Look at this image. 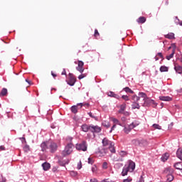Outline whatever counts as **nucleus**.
<instances>
[{"label":"nucleus","mask_w":182,"mask_h":182,"mask_svg":"<svg viewBox=\"0 0 182 182\" xmlns=\"http://www.w3.org/2000/svg\"><path fill=\"white\" fill-rule=\"evenodd\" d=\"M132 109H140V105L139 104V100H140V97H138L137 95H133L132 97Z\"/></svg>","instance_id":"f257e3e1"},{"label":"nucleus","mask_w":182,"mask_h":182,"mask_svg":"<svg viewBox=\"0 0 182 182\" xmlns=\"http://www.w3.org/2000/svg\"><path fill=\"white\" fill-rule=\"evenodd\" d=\"M73 147L74 145L73 143H68L62 152L63 156H69L73 151Z\"/></svg>","instance_id":"f03ea898"},{"label":"nucleus","mask_w":182,"mask_h":182,"mask_svg":"<svg viewBox=\"0 0 182 182\" xmlns=\"http://www.w3.org/2000/svg\"><path fill=\"white\" fill-rule=\"evenodd\" d=\"M76 149L77 150H79L81 151H86L87 150V144H86V141H83L80 144H77Z\"/></svg>","instance_id":"7ed1b4c3"},{"label":"nucleus","mask_w":182,"mask_h":182,"mask_svg":"<svg viewBox=\"0 0 182 182\" xmlns=\"http://www.w3.org/2000/svg\"><path fill=\"white\" fill-rule=\"evenodd\" d=\"M124 167L129 171V173H133L136 168V164L133 161L129 160L128 165H125Z\"/></svg>","instance_id":"20e7f679"},{"label":"nucleus","mask_w":182,"mask_h":182,"mask_svg":"<svg viewBox=\"0 0 182 182\" xmlns=\"http://www.w3.org/2000/svg\"><path fill=\"white\" fill-rule=\"evenodd\" d=\"M48 149L50 153H55L58 150V144L55 142L48 143Z\"/></svg>","instance_id":"39448f33"},{"label":"nucleus","mask_w":182,"mask_h":182,"mask_svg":"<svg viewBox=\"0 0 182 182\" xmlns=\"http://www.w3.org/2000/svg\"><path fill=\"white\" fill-rule=\"evenodd\" d=\"M92 133H100L102 132V128L96 125H90V131Z\"/></svg>","instance_id":"423d86ee"},{"label":"nucleus","mask_w":182,"mask_h":182,"mask_svg":"<svg viewBox=\"0 0 182 182\" xmlns=\"http://www.w3.org/2000/svg\"><path fill=\"white\" fill-rule=\"evenodd\" d=\"M102 145L104 147H109V146H114V142H112L107 138H104L102 139Z\"/></svg>","instance_id":"0eeeda50"},{"label":"nucleus","mask_w":182,"mask_h":182,"mask_svg":"<svg viewBox=\"0 0 182 182\" xmlns=\"http://www.w3.org/2000/svg\"><path fill=\"white\" fill-rule=\"evenodd\" d=\"M85 65V63L83 61H78V65L76 67V70L80 72V73H83L85 72V68H83V66Z\"/></svg>","instance_id":"6e6552de"},{"label":"nucleus","mask_w":182,"mask_h":182,"mask_svg":"<svg viewBox=\"0 0 182 182\" xmlns=\"http://www.w3.org/2000/svg\"><path fill=\"white\" fill-rule=\"evenodd\" d=\"M172 46H173L172 53L169 55L166 56L167 60H170L171 59H173V58H174V53H176V44H172Z\"/></svg>","instance_id":"1a4fd4ad"},{"label":"nucleus","mask_w":182,"mask_h":182,"mask_svg":"<svg viewBox=\"0 0 182 182\" xmlns=\"http://www.w3.org/2000/svg\"><path fill=\"white\" fill-rule=\"evenodd\" d=\"M41 151H46L48 149H49V143L46 144V142H42L41 144Z\"/></svg>","instance_id":"9d476101"},{"label":"nucleus","mask_w":182,"mask_h":182,"mask_svg":"<svg viewBox=\"0 0 182 182\" xmlns=\"http://www.w3.org/2000/svg\"><path fill=\"white\" fill-rule=\"evenodd\" d=\"M107 95L109 97H114V99H117V100L120 99V96L114 93V92L109 91L108 92Z\"/></svg>","instance_id":"9b49d317"},{"label":"nucleus","mask_w":182,"mask_h":182,"mask_svg":"<svg viewBox=\"0 0 182 182\" xmlns=\"http://www.w3.org/2000/svg\"><path fill=\"white\" fill-rule=\"evenodd\" d=\"M81 129H82V132H84L85 133H87V132H88L89 130H90V125L89 126V125H87V124H82V125L81 126Z\"/></svg>","instance_id":"f8f14e48"},{"label":"nucleus","mask_w":182,"mask_h":182,"mask_svg":"<svg viewBox=\"0 0 182 182\" xmlns=\"http://www.w3.org/2000/svg\"><path fill=\"white\" fill-rule=\"evenodd\" d=\"M159 99L164 102H171V100H173V98L168 96H161Z\"/></svg>","instance_id":"ddd939ff"},{"label":"nucleus","mask_w":182,"mask_h":182,"mask_svg":"<svg viewBox=\"0 0 182 182\" xmlns=\"http://www.w3.org/2000/svg\"><path fill=\"white\" fill-rule=\"evenodd\" d=\"M174 70L176 73H178L179 75H182V67L181 65H175L174 66Z\"/></svg>","instance_id":"4468645a"},{"label":"nucleus","mask_w":182,"mask_h":182,"mask_svg":"<svg viewBox=\"0 0 182 182\" xmlns=\"http://www.w3.org/2000/svg\"><path fill=\"white\" fill-rule=\"evenodd\" d=\"M42 167H43L44 171H48V170H49V168H50V164H49L48 162H45L42 164Z\"/></svg>","instance_id":"2eb2a0df"},{"label":"nucleus","mask_w":182,"mask_h":182,"mask_svg":"<svg viewBox=\"0 0 182 182\" xmlns=\"http://www.w3.org/2000/svg\"><path fill=\"white\" fill-rule=\"evenodd\" d=\"M137 97H139V100H140V99H142V100H145L146 102H147V100H146V98L147 97V95H146V93L139 92V96H137Z\"/></svg>","instance_id":"dca6fc26"},{"label":"nucleus","mask_w":182,"mask_h":182,"mask_svg":"<svg viewBox=\"0 0 182 182\" xmlns=\"http://www.w3.org/2000/svg\"><path fill=\"white\" fill-rule=\"evenodd\" d=\"M132 130H133V127H132L130 125L124 127V132L126 133V134H129V132H132Z\"/></svg>","instance_id":"f3484780"},{"label":"nucleus","mask_w":182,"mask_h":182,"mask_svg":"<svg viewBox=\"0 0 182 182\" xmlns=\"http://www.w3.org/2000/svg\"><path fill=\"white\" fill-rule=\"evenodd\" d=\"M176 156H177L178 159H179L180 160H182V149L181 148H179L177 150Z\"/></svg>","instance_id":"a211bd4d"},{"label":"nucleus","mask_w":182,"mask_h":182,"mask_svg":"<svg viewBox=\"0 0 182 182\" xmlns=\"http://www.w3.org/2000/svg\"><path fill=\"white\" fill-rule=\"evenodd\" d=\"M126 103H123L122 105H120V109L118 111V113H123V112H124V110H126Z\"/></svg>","instance_id":"6ab92c4d"},{"label":"nucleus","mask_w":182,"mask_h":182,"mask_svg":"<svg viewBox=\"0 0 182 182\" xmlns=\"http://www.w3.org/2000/svg\"><path fill=\"white\" fill-rule=\"evenodd\" d=\"M168 157H170V155L168 154V153H166L161 156V160L162 161H167V160H168Z\"/></svg>","instance_id":"aec40b11"},{"label":"nucleus","mask_w":182,"mask_h":182,"mask_svg":"<svg viewBox=\"0 0 182 182\" xmlns=\"http://www.w3.org/2000/svg\"><path fill=\"white\" fill-rule=\"evenodd\" d=\"M176 170H181L182 171V163L178 162L173 165Z\"/></svg>","instance_id":"412c9836"},{"label":"nucleus","mask_w":182,"mask_h":182,"mask_svg":"<svg viewBox=\"0 0 182 182\" xmlns=\"http://www.w3.org/2000/svg\"><path fill=\"white\" fill-rule=\"evenodd\" d=\"M146 100H143L144 103H142V106H149V105L151 103V100L149 99L147 97H146Z\"/></svg>","instance_id":"4be33fe9"},{"label":"nucleus","mask_w":182,"mask_h":182,"mask_svg":"<svg viewBox=\"0 0 182 182\" xmlns=\"http://www.w3.org/2000/svg\"><path fill=\"white\" fill-rule=\"evenodd\" d=\"M75 83H76V80L73 77H71L70 80L68 82V85H69V86H75Z\"/></svg>","instance_id":"5701e85b"},{"label":"nucleus","mask_w":182,"mask_h":182,"mask_svg":"<svg viewBox=\"0 0 182 182\" xmlns=\"http://www.w3.org/2000/svg\"><path fill=\"white\" fill-rule=\"evenodd\" d=\"M165 38H166V39H175L174 33H169L165 35Z\"/></svg>","instance_id":"b1692460"},{"label":"nucleus","mask_w":182,"mask_h":182,"mask_svg":"<svg viewBox=\"0 0 182 182\" xmlns=\"http://www.w3.org/2000/svg\"><path fill=\"white\" fill-rule=\"evenodd\" d=\"M166 180L168 182H171L173 180H174V176L173 174L170 173L166 176Z\"/></svg>","instance_id":"393cba45"},{"label":"nucleus","mask_w":182,"mask_h":182,"mask_svg":"<svg viewBox=\"0 0 182 182\" xmlns=\"http://www.w3.org/2000/svg\"><path fill=\"white\" fill-rule=\"evenodd\" d=\"M70 110L72 113H74L75 114H76V113H77V105L72 106L70 107Z\"/></svg>","instance_id":"a878e982"},{"label":"nucleus","mask_w":182,"mask_h":182,"mask_svg":"<svg viewBox=\"0 0 182 182\" xmlns=\"http://www.w3.org/2000/svg\"><path fill=\"white\" fill-rule=\"evenodd\" d=\"M111 120H112L113 123L116 125L118 124L119 126H122V124H120V122L119 121V119L112 117Z\"/></svg>","instance_id":"bb28decb"},{"label":"nucleus","mask_w":182,"mask_h":182,"mask_svg":"<svg viewBox=\"0 0 182 182\" xmlns=\"http://www.w3.org/2000/svg\"><path fill=\"white\" fill-rule=\"evenodd\" d=\"M128 172H129V171L127 168H126L125 166H124L122 172V176H123V177H124V176H127Z\"/></svg>","instance_id":"cd10ccee"},{"label":"nucleus","mask_w":182,"mask_h":182,"mask_svg":"<svg viewBox=\"0 0 182 182\" xmlns=\"http://www.w3.org/2000/svg\"><path fill=\"white\" fill-rule=\"evenodd\" d=\"M123 90L124 92H126V93H131V94L134 93V92L133 90H132V89L129 88V87H126L123 88Z\"/></svg>","instance_id":"c85d7f7f"},{"label":"nucleus","mask_w":182,"mask_h":182,"mask_svg":"<svg viewBox=\"0 0 182 182\" xmlns=\"http://www.w3.org/2000/svg\"><path fill=\"white\" fill-rule=\"evenodd\" d=\"M139 124H140V123H139V122L134 121L129 125L131 127H132V129H134V127H137V126H139Z\"/></svg>","instance_id":"c756f323"},{"label":"nucleus","mask_w":182,"mask_h":182,"mask_svg":"<svg viewBox=\"0 0 182 182\" xmlns=\"http://www.w3.org/2000/svg\"><path fill=\"white\" fill-rule=\"evenodd\" d=\"M0 95L1 96H6V95H8V90L6 88H3Z\"/></svg>","instance_id":"7c9ffc66"},{"label":"nucleus","mask_w":182,"mask_h":182,"mask_svg":"<svg viewBox=\"0 0 182 182\" xmlns=\"http://www.w3.org/2000/svg\"><path fill=\"white\" fill-rule=\"evenodd\" d=\"M119 154L120 157H122V158L126 157V156H127V151H121L119 152Z\"/></svg>","instance_id":"2f4dec72"},{"label":"nucleus","mask_w":182,"mask_h":182,"mask_svg":"<svg viewBox=\"0 0 182 182\" xmlns=\"http://www.w3.org/2000/svg\"><path fill=\"white\" fill-rule=\"evenodd\" d=\"M137 22H138V23H144V22H146V18H144V17H139L137 19Z\"/></svg>","instance_id":"473e14b6"},{"label":"nucleus","mask_w":182,"mask_h":182,"mask_svg":"<svg viewBox=\"0 0 182 182\" xmlns=\"http://www.w3.org/2000/svg\"><path fill=\"white\" fill-rule=\"evenodd\" d=\"M160 72H168V68L164 65L161 66Z\"/></svg>","instance_id":"72a5a7b5"},{"label":"nucleus","mask_w":182,"mask_h":182,"mask_svg":"<svg viewBox=\"0 0 182 182\" xmlns=\"http://www.w3.org/2000/svg\"><path fill=\"white\" fill-rule=\"evenodd\" d=\"M60 166H62L63 167L66 166V164H69V160L63 161H59Z\"/></svg>","instance_id":"f704fd0d"},{"label":"nucleus","mask_w":182,"mask_h":182,"mask_svg":"<svg viewBox=\"0 0 182 182\" xmlns=\"http://www.w3.org/2000/svg\"><path fill=\"white\" fill-rule=\"evenodd\" d=\"M102 126H104V127H107V129H109V127H110V123H109V122L104 121L102 122Z\"/></svg>","instance_id":"c9c22d12"},{"label":"nucleus","mask_w":182,"mask_h":182,"mask_svg":"<svg viewBox=\"0 0 182 182\" xmlns=\"http://www.w3.org/2000/svg\"><path fill=\"white\" fill-rule=\"evenodd\" d=\"M152 127H154V129H157L158 130H161V126H160L159 124H154Z\"/></svg>","instance_id":"e433bc0d"},{"label":"nucleus","mask_w":182,"mask_h":182,"mask_svg":"<svg viewBox=\"0 0 182 182\" xmlns=\"http://www.w3.org/2000/svg\"><path fill=\"white\" fill-rule=\"evenodd\" d=\"M70 174L71 177H77V172H76L75 171H71L70 172Z\"/></svg>","instance_id":"4c0bfd02"},{"label":"nucleus","mask_w":182,"mask_h":182,"mask_svg":"<svg viewBox=\"0 0 182 182\" xmlns=\"http://www.w3.org/2000/svg\"><path fill=\"white\" fill-rule=\"evenodd\" d=\"M108 147L111 153H116V149H114V146L109 145Z\"/></svg>","instance_id":"58836bf2"},{"label":"nucleus","mask_w":182,"mask_h":182,"mask_svg":"<svg viewBox=\"0 0 182 182\" xmlns=\"http://www.w3.org/2000/svg\"><path fill=\"white\" fill-rule=\"evenodd\" d=\"M72 140H73V137L72 136H68L66 138V141L68 142V144H69V143H72Z\"/></svg>","instance_id":"ea45409f"},{"label":"nucleus","mask_w":182,"mask_h":182,"mask_svg":"<svg viewBox=\"0 0 182 182\" xmlns=\"http://www.w3.org/2000/svg\"><path fill=\"white\" fill-rule=\"evenodd\" d=\"M122 99L125 100V102H129V100H130V98H129V96L127 95H122Z\"/></svg>","instance_id":"a19ab883"},{"label":"nucleus","mask_w":182,"mask_h":182,"mask_svg":"<svg viewBox=\"0 0 182 182\" xmlns=\"http://www.w3.org/2000/svg\"><path fill=\"white\" fill-rule=\"evenodd\" d=\"M92 173H96V171H97V167L96 166V165L92 166Z\"/></svg>","instance_id":"79ce46f5"},{"label":"nucleus","mask_w":182,"mask_h":182,"mask_svg":"<svg viewBox=\"0 0 182 182\" xmlns=\"http://www.w3.org/2000/svg\"><path fill=\"white\" fill-rule=\"evenodd\" d=\"M93 163H95L93 158H88V164H93Z\"/></svg>","instance_id":"37998d69"},{"label":"nucleus","mask_w":182,"mask_h":182,"mask_svg":"<svg viewBox=\"0 0 182 182\" xmlns=\"http://www.w3.org/2000/svg\"><path fill=\"white\" fill-rule=\"evenodd\" d=\"M77 170H80V168H82V161H79V163L77 164Z\"/></svg>","instance_id":"c03bdc74"},{"label":"nucleus","mask_w":182,"mask_h":182,"mask_svg":"<svg viewBox=\"0 0 182 182\" xmlns=\"http://www.w3.org/2000/svg\"><path fill=\"white\" fill-rule=\"evenodd\" d=\"M0 182H6V178H4V176L0 175Z\"/></svg>","instance_id":"a18cd8bd"},{"label":"nucleus","mask_w":182,"mask_h":182,"mask_svg":"<svg viewBox=\"0 0 182 182\" xmlns=\"http://www.w3.org/2000/svg\"><path fill=\"white\" fill-rule=\"evenodd\" d=\"M102 168H104V170H106L107 168V162H104L102 164Z\"/></svg>","instance_id":"49530a36"},{"label":"nucleus","mask_w":182,"mask_h":182,"mask_svg":"<svg viewBox=\"0 0 182 182\" xmlns=\"http://www.w3.org/2000/svg\"><path fill=\"white\" fill-rule=\"evenodd\" d=\"M166 173H174V170H173L171 168H166Z\"/></svg>","instance_id":"de8ad7c7"},{"label":"nucleus","mask_w":182,"mask_h":182,"mask_svg":"<svg viewBox=\"0 0 182 182\" xmlns=\"http://www.w3.org/2000/svg\"><path fill=\"white\" fill-rule=\"evenodd\" d=\"M84 77H86V75L85 74H81L78 76V79L80 80L82 79H83Z\"/></svg>","instance_id":"09e8293b"},{"label":"nucleus","mask_w":182,"mask_h":182,"mask_svg":"<svg viewBox=\"0 0 182 182\" xmlns=\"http://www.w3.org/2000/svg\"><path fill=\"white\" fill-rule=\"evenodd\" d=\"M122 114H124V116H130V112H123Z\"/></svg>","instance_id":"8fccbe9b"},{"label":"nucleus","mask_w":182,"mask_h":182,"mask_svg":"<svg viewBox=\"0 0 182 182\" xmlns=\"http://www.w3.org/2000/svg\"><path fill=\"white\" fill-rule=\"evenodd\" d=\"M122 166H123V164L118 163L115 164V167H122Z\"/></svg>","instance_id":"3c124183"},{"label":"nucleus","mask_w":182,"mask_h":182,"mask_svg":"<svg viewBox=\"0 0 182 182\" xmlns=\"http://www.w3.org/2000/svg\"><path fill=\"white\" fill-rule=\"evenodd\" d=\"M101 182H114V181H113L112 180H109V179H104Z\"/></svg>","instance_id":"603ef678"},{"label":"nucleus","mask_w":182,"mask_h":182,"mask_svg":"<svg viewBox=\"0 0 182 182\" xmlns=\"http://www.w3.org/2000/svg\"><path fill=\"white\" fill-rule=\"evenodd\" d=\"M116 127V124H114L112 127V128H111V129H110V131H109V133H112V132H113V130H114V128Z\"/></svg>","instance_id":"864d4df0"},{"label":"nucleus","mask_w":182,"mask_h":182,"mask_svg":"<svg viewBox=\"0 0 182 182\" xmlns=\"http://www.w3.org/2000/svg\"><path fill=\"white\" fill-rule=\"evenodd\" d=\"M24 150H25L26 151H28V150H29V146H28V145H26V146H24Z\"/></svg>","instance_id":"5fc2aeb1"},{"label":"nucleus","mask_w":182,"mask_h":182,"mask_svg":"<svg viewBox=\"0 0 182 182\" xmlns=\"http://www.w3.org/2000/svg\"><path fill=\"white\" fill-rule=\"evenodd\" d=\"M123 182H132V179L130 178L124 179Z\"/></svg>","instance_id":"6e6d98bb"},{"label":"nucleus","mask_w":182,"mask_h":182,"mask_svg":"<svg viewBox=\"0 0 182 182\" xmlns=\"http://www.w3.org/2000/svg\"><path fill=\"white\" fill-rule=\"evenodd\" d=\"M90 182H99V181H97V179L96 178H92V179H90Z\"/></svg>","instance_id":"4d7b16f0"},{"label":"nucleus","mask_w":182,"mask_h":182,"mask_svg":"<svg viewBox=\"0 0 182 182\" xmlns=\"http://www.w3.org/2000/svg\"><path fill=\"white\" fill-rule=\"evenodd\" d=\"M88 114L90 117H92V119H95V116H93V114H92V112H88Z\"/></svg>","instance_id":"13d9d810"},{"label":"nucleus","mask_w":182,"mask_h":182,"mask_svg":"<svg viewBox=\"0 0 182 182\" xmlns=\"http://www.w3.org/2000/svg\"><path fill=\"white\" fill-rule=\"evenodd\" d=\"M99 35V31L97 30H95V36H97Z\"/></svg>","instance_id":"bf43d9fd"},{"label":"nucleus","mask_w":182,"mask_h":182,"mask_svg":"<svg viewBox=\"0 0 182 182\" xmlns=\"http://www.w3.org/2000/svg\"><path fill=\"white\" fill-rule=\"evenodd\" d=\"M158 56H159V58H161V59H163V54L161 53H158Z\"/></svg>","instance_id":"052dcab7"},{"label":"nucleus","mask_w":182,"mask_h":182,"mask_svg":"<svg viewBox=\"0 0 182 182\" xmlns=\"http://www.w3.org/2000/svg\"><path fill=\"white\" fill-rule=\"evenodd\" d=\"M115 161H123V159L122 158H119V159L115 160Z\"/></svg>","instance_id":"680f3d73"},{"label":"nucleus","mask_w":182,"mask_h":182,"mask_svg":"<svg viewBox=\"0 0 182 182\" xmlns=\"http://www.w3.org/2000/svg\"><path fill=\"white\" fill-rule=\"evenodd\" d=\"M61 75H66V70L65 69L62 72Z\"/></svg>","instance_id":"e2e57ef3"},{"label":"nucleus","mask_w":182,"mask_h":182,"mask_svg":"<svg viewBox=\"0 0 182 182\" xmlns=\"http://www.w3.org/2000/svg\"><path fill=\"white\" fill-rule=\"evenodd\" d=\"M0 150H5V147H4V146H0Z\"/></svg>","instance_id":"0e129e2a"},{"label":"nucleus","mask_w":182,"mask_h":182,"mask_svg":"<svg viewBox=\"0 0 182 182\" xmlns=\"http://www.w3.org/2000/svg\"><path fill=\"white\" fill-rule=\"evenodd\" d=\"M132 143L134 144V143H137V139L132 140Z\"/></svg>","instance_id":"69168bd1"},{"label":"nucleus","mask_w":182,"mask_h":182,"mask_svg":"<svg viewBox=\"0 0 182 182\" xmlns=\"http://www.w3.org/2000/svg\"><path fill=\"white\" fill-rule=\"evenodd\" d=\"M122 122H126V117H122Z\"/></svg>","instance_id":"338daca9"},{"label":"nucleus","mask_w":182,"mask_h":182,"mask_svg":"<svg viewBox=\"0 0 182 182\" xmlns=\"http://www.w3.org/2000/svg\"><path fill=\"white\" fill-rule=\"evenodd\" d=\"M51 75L53 77H56V75L55 74H53V72H51Z\"/></svg>","instance_id":"774afa93"}]
</instances>
